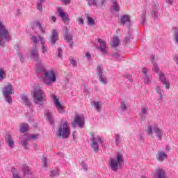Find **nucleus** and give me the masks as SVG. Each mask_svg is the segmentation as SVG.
<instances>
[{"mask_svg": "<svg viewBox=\"0 0 178 178\" xmlns=\"http://www.w3.org/2000/svg\"><path fill=\"white\" fill-rule=\"evenodd\" d=\"M56 136L58 138L66 139L70 136V127L67 124V121H62L56 132Z\"/></svg>", "mask_w": 178, "mask_h": 178, "instance_id": "1", "label": "nucleus"}, {"mask_svg": "<svg viewBox=\"0 0 178 178\" xmlns=\"http://www.w3.org/2000/svg\"><path fill=\"white\" fill-rule=\"evenodd\" d=\"M124 162V159H123V155L118 153L116 156L110 158L109 166L113 172H118V169L122 166Z\"/></svg>", "mask_w": 178, "mask_h": 178, "instance_id": "2", "label": "nucleus"}, {"mask_svg": "<svg viewBox=\"0 0 178 178\" xmlns=\"http://www.w3.org/2000/svg\"><path fill=\"white\" fill-rule=\"evenodd\" d=\"M9 31L3 25V22L0 20V47L5 45V41H10Z\"/></svg>", "mask_w": 178, "mask_h": 178, "instance_id": "3", "label": "nucleus"}, {"mask_svg": "<svg viewBox=\"0 0 178 178\" xmlns=\"http://www.w3.org/2000/svg\"><path fill=\"white\" fill-rule=\"evenodd\" d=\"M35 105H43L42 102L47 101V95L41 88L35 89L33 93Z\"/></svg>", "mask_w": 178, "mask_h": 178, "instance_id": "4", "label": "nucleus"}, {"mask_svg": "<svg viewBox=\"0 0 178 178\" xmlns=\"http://www.w3.org/2000/svg\"><path fill=\"white\" fill-rule=\"evenodd\" d=\"M12 94H14L13 86H12V84L8 83V85H6L4 86L3 90V95L6 98V102H8V104H11L12 102V97L10 96L12 95Z\"/></svg>", "mask_w": 178, "mask_h": 178, "instance_id": "5", "label": "nucleus"}, {"mask_svg": "<svg viewBox=\"0 0 178 178\" xmlns=\"http://www.w3.org/2000/svg\"><path fill=\"white\" fill-rule=\"evenodd\" d=\"M44 81L47 86H51L52 83H55V81H56V74H55L54 70L44 72Z\"/></svg>", "mask_w": 178, "mask_h": 178, "instance_id": "6", "label": "nucleus"}, {"mask_svg": "<svg viewBox=\"0 0 178 178\" xmlns=\"http://www.w3.org/2000/svg\"><path fill=\"white\" fill-rule=\"evenodd\" d=\"M90 135L92 136L90 138L92 141L91 147L95 152H98L99 151V145H98V143L99 144H104V140H102V138H101V136L95 138L94 132H92Z\"/></svg>", "mask_w": 178, "mask_h": 178, "instance_id": "7", "label": "nucleus"}, {"mask_svg": "<svg viewBox=\"0 0 178 178\" xmlns=\"http://www.w3.org/2000/svg\"><path fill=\"white\" fill-rule=\"evenodd\" d=\"M152 16L154 20H158L162 16V10L159 8V4L157 2L153 3Z\"/></svg>", "mask_w": 178, "mask_h": 178, "instance_id": "8", "label": "nucleus"}, {"mask_svg": "<svg viewBox=\"0 0 178 178\" xmlns=\"http://www.w3.org/2000/svg\"><path fill=\"white\" fill-rule=\"evenodd\" d=\"M51 97L53 99V102L58 113H65V108L62 104H60V102H59V99H58L55 95H51Z\"/></svg>", "mask_w": 178, "mask_h": 178, "instance_id": "9", "label": "nucleus"}, {"mask_svg": "<svg viewBox=\"0 0 178 178\" xmlns=\"http://www.w3.org/2000/svg\"><path fill=\"white\" fill-rule=\"evenodd\" d=\"M98 43L99 46L97 47V49H99L100 52L103 53L104 55L108 54V49L106 42L102 40V39H98Z\"/></svg>", "mask_w": 178, "mask_h": 178, "instance_id": "10", "label": "nucleus"}, {"mask_svg": "<svg viewBox=\"0 0 178 178\" xmlns=\"http://www.w3.org/2000/svg\"><path fill=\"white\" fill-rule=\"evenodd\" d=\"M159 79L161 81V83L164 86H165V88L167 90H169V88H170V83L169 82V81H168V79H166V76H165V74H163V72H161L159 74Z\"/></svg>", "mask_w": 178, "mask_h": 178, "instance_id": "11", "label": "nucleus"}, {"mask_svg": "<svg viewBox=\"0 0 178 178\" xmlns=\"http://www.w3.org/2000/svg\"><path fill=\"white\" fill-rule=\"evenodd\" d=\"M148 69L145 67L142 68L143 80L145 84H151V76H149V74H148Z\"/></svg>", "mask_w": 178, "mask_h": 178, "instance_id": "12", "label": "nucleus"}, {"mask_svg": "<svg viewBox=\"0 0 178 178\" xmlns=\"http://www.w3.org/2000/svg\"><path fill=\"white\" fill-rule=\"evenodd\" d=\"M154 178H166V173L165 170L162 168L156 169L155 173L154 175Z\"/></svg>", "mask_w": 178, "mask_h": 178, "instance_id": "13", "label": "nucleus"}, {"mask_svg": "<svg viewBox=\"0 0 178 178\" xmlns=\"http://www.w3.org/2000/svg\"><path fill=\"white\" fill-rule=\"evenodd\" d=\"M76 124H78L81 129H83L84 127V120L81 118L80 116H76L74 120V123H72V127H76Z\"/></svg>", "mask_w": 178, "mask_h": 178, "instance_id": "14", "label": "nucleus"}, {"mask_svg": "<svg viewBox=\"0 0 178 178\" xmlns=\"http://www.w3.org/2000/svg\"><path fill=\"white\" fill-rule=\"evenodd\" d=\"M58 39L59 37L58 36V31L52 29L51 35V44L54 45V44H56V41H58Z\"/></svg>", "mask_w": 178, "mask_h": 178, "instance_id": "15", "label": "nucleus"}, {"mask_svg": "<svg viewBox=\"0 0 178 178\" xmlns=\"http://www.w3.org/2000/svg\"><path fill=\"white\" fill-rule=\"evenodd\" d=\"M155 91L156 92V94H158L159 98V99L160 101H162V99H165V92H163V90H162V88H161V86H157L155 88Z\"/></svg>", "mask_w": 178, "mask_h": 178, "instance_id": "16", "label": "nucleus"}, {"mask_svg": "<svg viewBox=\"0 0 178 178\" xmlns=\"http://www.w3.org/2000/svg\"><path fill=\"white\" fill-rule=\"evenodd\" d=\"M153 131L156 137H157L159 140H162V136H163V131L162 129H159V127H154L153 128Z\"/></svg>", "mask_w": 178, "mask_h": 178, "instance_id": "17", "label": "nucleus"}, {"mask_svg": "<svg viewBox=\"0 0 178 178\" xmlns=\"http://www.w3.org/2000/svg\"><path fill=\"white\" fill-rule=\"evenodd\" d=\"M167 158L168 154L163 151H161L156 154V159L160 162H163V161H165V159H166Z\"/></svg>", "mask_w": 178, "mask_h": 178, "instance_id": "18", "label": "nucleus"}, {"mask_svg": "<svg viewBox=\"0 0 178 178\" xmlns=\"http://www.w3.org/2000/svg\"><path fill=\"white\" fill-rule=\"evenodd\" d=\"M5 138H6V144H8V147H10L11 149L15 148V141L12 138V136L8 134Z\"/></svg>", "mask_w": 178, "mask_h": 178, "instance_id": "19", "label": "nucleus"}, {"mask_svg": "<svg viewBox=\"0 0 178 178\" xmlns=\"http://www.w3.org/2000/svg\"><path fill=\"white\" fill-rule=\"evenodd\" d=\"M58 12L59 16L62 19L63 22L64 23H66V22H67L69 20V19L67 18V15H66V13H65V12H63V10L62 9V8H58Z\"/></svg>", "mask_w": 178, "mask_h": 178, "instance_id": "20", "label": "nucleus"}, {"mask_svg": "<svg viewBox=\"0 0 178 178\" xmlns=\"http://www.w3.org/2000/svg\"><path fill=\"white\" fill-rule=\"evenodd\" d=\"M122 24H130V16L129 15H122L120 18Z\"/></svg>", "mask_w": 178, "mask_h": 178, "instance_id": "21", "label": "nucleus"}, {"mask_svg": "<svg viewBox=\"0 0 178 178\" xmlns=\"http://www.w3.org/2000/svg\"><path fill=\"white\" fill-rule=\"evenodd\" d=\"M31 56L33 59L38 62V49L36 48L32 49L31 50Z\"/></svg>", "mask_w": 178, "mask_h": 178, "instance_id": "22", "label": "nucleus"}, {"mask_svg": "<svg viewBox=\"0 0 178 178\" xmlns=\"http://www.w3.org/2000/svg\"><path fill=\"white\" fill-rule=\"evenodd\" d=\"M40 72L44 74L47 71H45V67L42 63H38L36 64V73H40Z\"/></svg>", "mask_w": 178, "mask_h": 178, "instance_id": "23", "label": "nucleus"}, {"mask_svg": "<svg viewBox=\"0 0 178 178\" xmlns=\"http://www.w3.org/2000/svg\"><path fill=\"white\" fill-rule=\"evenodd\" d=\"M22 169L24 173V176H27V175H31V171L30 170V168H29L27 165L23 164L22 165Z\"/></svg>", "mask_w": 178, "mask_h": 178, "instance_id": "24", "label": "nucleus"}, {"mask_svg": "<svg viewBox=\"0 0 178 178\" xmlns=\"http://www.w3.org/2000/svg\"><path fill=\"white\" fill-rule=\"evenodd\" d=\"M120 44V40H119V38L115 36L113 38L111 46L112 47V48H115V47H119Z\"/></svg>", "mask_w": 178, "mask_h": 178, "instance_id": "25", "label": "nucleus"}, {"mask_svg": "<svg viewBox=\"0 0 178 178\" xmlns=\"http://www.w3.org/2000/svg\"><path fill=\"white\" fill-rule=\"evenodd\" d=\"M45 115L50 123V124H54V116L52 115V113L49 112V111H45Z\"/></svg>", "mask_w": 178, "mask_h": 178, "instance_id": "26", "label": "nucleus"}, {"mask_svg": "<svg viewBox=\"0 0 178 178\" xmlns=\"http://www.w3.org/2000/svg\"><path fill=\"white\" fill-rule=\"evenodd\" d=\"M151 60L153 63V68L152 70L153 72H155V73H158L159 72V68L158 67V65H156V64H155V63H154V60H155V56H151Z\"/></svg>", "mask_w": 178, "mask_h": 178, "instance_id": "27", "label": "nucleus"}, {"mask_svg": "<svg viewBox=\"0 0 178 178\" xmlns=\"http://www.w3.org/2000/svg\"><path fill=\"white\" fill-rule=\"evenodd\" d=\"M64 40H66L67 42H69L70 47L73 45V37L70 34H65L64 37Z\"/></svg>", "mask_w": 178, "mask_h": 178, "instance_id": "28", "label": "nucleus"}, {"mask_svg": "<svg viewBox=\"0 0 178 178\" xmlns=\"http://www.w3.org/2000/svg\"><path fill=\"white\" fill-rule=\"evenodd\" d=\"M19 131L20 133H26V131H29V125L27 124H21L19 125Z\"/></svg>", "mask_w": 178, "mask_h": 178, "instance_id": "29", "label": "nucleus"}, {"mask_svg": "<svg viewBox=\"0 0 178 178\" xmlns=\"http://www.w3.org/2000/svg\"><path fill=\"white\" fill-rule=\"evenodd\" d=\"M93 105L98 112H101V106H102V102L101 101L93 102Z\"/></svg>", "mask_w": 178, "mask_h": 178, "instance_id": "30", "label": "nucleus"}, {"mask_svg": "<svg viewBox=\"0 0 178 178\" xmlns=\"http://www.w3.org/2000/svg\"><path fill=\"white\" fill-rule=\"evenodd\" d=\"M145 131L147 132V134L149 136V137H152V134H154V131H152V126L147 125L145 128Z\"/></svg>", "mask_w": 178, "mask_h": 178, "instance_id": "31", "label": "nucleus"}, {"mask_svg": "<svg viewBox=\"0 0 178 178\" xmlns=\"http://www.w3.org/2000/svg\"><path fill=\"white\" fill-rule=\"evenodd\" d=\"M99 77V81L102 83V84H104V86H106L108 84V79H106V76L105 75H100Z\"/></svg>", "mask_w": 178, "mask_h": 178, "instance_id": "32", "label": "nucleus"}, {"mask_svg": "<svg viewBox=\"0 0 178 178\" xmlns=\"http://www.w3.org/2000/svg\"><path fill=\"white\" fill-rule=\"evenodd\" d=\"M29 140L30 139H29V138H26L21 140L22 147H24L25 149H29Z\"/></svg>", "mask_w": 178, "mask_h": 178, "instance_id": "33", "label": "nucleus"}, {"mask_svg": "<svg viewBox=\"0 0 178 178\" xmlns=\"http://www.w3.org/2000/svg\"><path fill=\"white\" fill-rule=\"evenodd\" d=\"M102 69H104V67L101 65H97V68H96V74L97 76V77H99V76H102L103 74V72H102Z\"/></svg>", "mask_w": 178, "mask_h": 178, "instance_id": "34", "label": "nucleus"}, {"mask_svg": "<svg viewBox=\"0 0 178 178\" xmlns=\"http://www.w3.org/2000/svg\"><path fill=\"white\" fill-rule=\"evenodd\" d=\"M35 26L36 27H38V29L40 30L42 34H45V29H44V25H42L41 23H40V22H35Z\"/></svg>", "mask_w": 178, "mask_h": 178, "instance_id": "35", "label": "nucleus"}, {"mask_svg": "<svg viewBox=\"0 0 178 178\" xmlns=\"http://www.w3.org/2000/svg\"><path fill=\"white\" fill-rule=\"evenodd\" d=\"M22 99L24 105H26V106H30V105H31V103L30 102V101H29V98L27 97V96L22 95Z\"/></svg>", "mask_w": 178, "mask_h": 178, "instance_id": "36", "label": "nucleus"}, {"mask_svg": "<svg viewBox=\"0 0 178 178\" xmlns=\"http://www.w3.org/2000/svg\"><path fill=\"white\" fill-rule=\"evenodd\" d=\"M86 19L88 20V23L89 26H94L95 24V21H94V19L90 17V15H86Z\"/></svg>", "mask_w": 178, "mask_h": 178, "instance_id": "37", "label": "nucleus"}, {"mask_svg": "<svg viewBox=\"0 0 178 178\" xmlns=\"http://www.w3.org/2000/svg\"><path fill=\"white\" fill-rule=\"evenodd\" d=\"M45 2V0H39L37 3V9L40 12H42V3Z\"/></svg>", "mask_w": 178, "mask_h": 178, "instance_id": "38", "label": "nucleus"}, {"mask_svg": "<svg viewBox=\"0 0 178 178\" xmlns=\"http://www.w3.org/2000/svg\"><path fill=\"white\" fill-rule=\"evenodd\" d=\"M122 141L120 138V135L119 134H115V145H119Z\"/></svg>", "mask_w": 178, "mask_h": 178, "instance_id": "39", "label": "nucleus"}, {"mask_svg": "<svg viewBox=\"0 0 178 178\" xmlns=\"http://www.w3.org/2000/svg\"><path fill=\"white\" fill-rule=\"evenodd\" d=\"M55 176H59V171L58 170H54L51 172L50 177L54 178Z\"/></svg>", "mask_w": 178, "mask_h": 178, "instance_id": "40", "label": "nucleus"}, {"mask_svg": "<svg viewBox=\"0 0 178 178\" xmlns=\"http://www.w3.org/2000/svg\"><path fill=\"white\" fill-rule=\"evenodd\" d=\"M40 134H33L30 135L28 138L29 140H37L38 138H40Z\"/></svg>", "mask_w": 178, "mask_h": 178, "instance_id": "41", "label": "nucleus"}, {"mask_svg": "<svg viewBox=\"0 0 178 178\" xmlns=\"http://www.w3.org/2000/svg\"><path fill=\"white\" fill-rule=\"evenodd\" d=\"M121 111H123V112H126V111H127V106H126V103H124V102H121Z\"/></svg>", "mask_w": 178, "mask_h": 178, "instance_id": "42", "label": "nucleus"}, {"mask_svg": "<svg viewBox=\"0 0 178 178\" xmlns=\"http://www.w3.org/2000/svg\"><path fill=\"white\" fill-rule=\"evenodd\" d=\"M113 8L115 12H119L120 8L116 1H113Z\"/></svg>", "mask_w": 178, "mask_h": 178, "instance_id": "43", "label": "nucleus"}, {"mask_svg": "<svg viewBox=\"0 0 178 178\" xmlns=\"http://www.w3.org/2000/svg\"><path fill=\"white\" fill-rule=\"evenodd\" d=\"M113 58H115L117 60H120V54L119 53L115 52L112 54Z\"/></svg>", "mask_w": 178, "mask_h": 178, "instance_id": "44", "label": "nucleus"}, {"mask_svg": "<svg viewBox=\"0 0 178 178\" xmlns=\"http://www.w3.org/2000/svg\"><path fill=\"white\" fill-rule=\"evenodd\" d=\"M5 79V71L3 70H0V81H2Z\"/></svg>", "mask_w": 178, "mask_h": 178, "instance_id": "45", "label": "nucleus"}, {"mask_svg": "<svg viewBox=\"0 0 178 178\" xmlns=\"http://www.w3.org/2000/svg\"><path fill=\"white\" fill-rule=\"evenodd\" d=\"M88 5L91 6L92 5L97 6V0H86Z\"/></svg>", "mask_w": 178, "mask_h": 178, "instance_id": "46", "label": "nucleus"}, {"mask_svg": "<svg viewBox=\"0 0 178 178\" xmlns=\"http://www.w3.org/2000/svg\"><path fill=\"white\" fill-rule=\"evenodd\" d=\"M42 162L43 163V166L47 167V163L48 162V160L47 159L46 157H42Z\"/></svg>", "mask_w": 178, "mask_h": 178, "instance_id": "47", "label": "nucleus"}, {"mask_svg": "<svg viewBox=\"0 0 178 178\" xmlns=\"http://www.w3.org/2000/svg\"><path fill=\"white\" fill-rule=\"evenodd\" d=\"M17 56L22 63L24 62V58L23 57V54L22 53H18Z\"/></svg>", "mask_w": 178, "mask_h": 178, "instance_id": "48", "label": "nucleus"}, {"mask_svg": "<svg viewBox=\"0 0 178 178\" xmlns=\"http://www.w3.org/2000/svg\"><path fill=\"white\" fill-rule=\"evenodd\" d=\"M62 53H63L62 49L59 48L57 52L58 58H62L63 56Z\"/></svg>", "mask_w": 178, "mask_h": 178, "instance_id": "49", "label": "nucleus"}, {"mask_svg": "<svg viewBox=\"0 0 178 178\" xmlns=\"http://www.w3.org/2000/svg\"><path fill=\"white\" fill-rule=\"evenodd\" d=\"M70 63L71 65H72V66H74V67L77 66V62L73 58L70 60Z\"/></svg>", "mask_w": 178, "mask_h": 178, "instance_id": "50", "label": "nucleus"}, {"mask_svg": "<svg viewBox=\"0 0 178 178\" xmlns=\"http://www.w3.org/2000/svg\"><path fill=\"white\" fill-rule=\"evenodd\" d=\"M147 111H148V109L145 107H143L141 108V112L143 115H147L148 113H147Z\"/></svg>", "mask_w": 178, "mask_h": 178, "instance_id": "51", "label": "nucleus"}, {"mask_svg": "<svg viewBox=\"0 0 178 178\" xmlns=\"http://www.w3.org/2000/svg\"><path fill=\"white\" fill-rule=\"evenodd\" d=\"M39 40L40 41V43L42 45H45V41H44V38L41 37V35H39Z\"/></svg>", "mask_w": 178, "mask_h": 178, "instance_id": "52", "label": "nucleus"}, {"mask_svg": "<svg viewBox=\"0 0 178 178\" xmlns=\"http://www.w3.org/2000/svg\"><path fill=\"white\" fill-rule=\"evenodd\" d=\"M32 40L33 44H37L38 42V39L35 36L32 37Z\"/></svg>", "mask_w": 178, "mask_h": 178, "instance_id": "53", "label": "nucleus"}, {"mask_svg": "<svg viewBox=\"0 0 178 178\" xmlns=\"http://www.w3.org/2000/svg\"><path fill=\"white\" fill-rule=\"evenodd\" d=\"M86 58H88V60H91V54H90V52L87 51L86 53Z\"/></svg>", "mask_w": 178, "mask_h": 178, "instance_id": "54", "label": "nucleus"}, {"mask_svg": "<svg viewBox=\"0 0 178 178\" xmlns=\"http://www.w3.org/2000/svg\"><path fill=\"white\" fill-rule=\"evenodd\" d=\"M78 24H84V19H83L82 17H79V21H78Z\"/></svg>", "mask_w": 178, "mask_h": 178, "instance_id": "55", "label": "nucleus"}, {"mask_svg": "<svg viewBox=\"0 0 178 178\" xmlns=\"http://www.w3.org/2000/svg\"><path fill=\"white\" fill-rule=\"evenodd\" d=\"M130 40H131V35H128L125 38V42H130Z\"/></svg>", "mask_w": 178, "mask_h": 178, "instance_id": "56", "label": "nucleus"}, {"mask_svg": "<svg viewBox=\"0 0 178 178\" xmlns=\"http://www.w3.org/2000/svg\"><path fill=\"white\" fill-rule=\"evenodd\" d=\"M42 54H44V52H47V47H45V44L42 46Z\"/></svg>", "mask_w": 178, "mask_h": 178, "instance_id": "57", "label": "nucleus"}, {"mask_svg": "<svg viewBox=\"0 0 178 178\" xmlns=\"http://www.w3.org/2000/svg\"><path fill=\"white\" fill-rule=\"evenodd\" d=\"M125 79H127L128 80H131V75L130 74H125L124 75Z\"/></svg>", "mask_w": 178, "mask_h": 178, "instance_id": "58", "label": "nucleus"}, {"mask_svg": "<svg viewBox=\"0 0 178 178\" xmlns=\"http://www.w3.org/2000/svg\"><path fill=\"white\" fill-rule=\"evenodd\" d=\"M137 138H139L140 141H143V135L141 134H138Z\"/></svg>", "mask_w": 178, "mask_h": 178, "instance_id": "59", "label": "nucleus"}, {"mask_svg": "<svg viewBox=\"0 0 178 178\" xmlns=\"http://www.w3.org/2000/svg\"><path fill=\"white\" fill-rule=\"evenodd\" d=\"M83 170H86L87 172L88 170V165H87L86 164H83Z\"/></svg>", "mask_w": 178, "mask_h": 178, "instance_id": "60", "label": "nucleus"}, {"mask_svg": "<svg viewBox=\"0 0 178 178\" xmlns=\"http://www.w3.org/2000/svg\"><path fill=\"white\" fill-rule=\"evenodd\" d=\"M50 19H51L52 22L55 23L56 22V17L55 16H51L50 17Z\"/></svg>", "mask_w": 178, "mask_h": 178, "instance_id": "61", "label": "nucleus"}, {"mask_svg": "<svg viewBox=\"0 0 178 178\" xmlns=\"http://www.w3.org/2000/svg\"><path fill=\"white\" fill-rule=\"evenodd\" d=\"M13 178H20V175L17 173L13 174Z\"/></svg>", "mask_w": 178, "mask_h": 178, "instance_id": "62", "label": "nucleus"}, {"mask_svg": "<svg viewBox=\"0 0 178 178\" xmlns=\"http://www.w3.org/2000/svg\"><path fill=\"white\" fill-rule=\"evenodd\" d=\"M165 151H167V152H169L170 151V145L166 146Z\"/></svg>", "mask_w": 178, "mask_h": 178, "instance_id": "63", "label": "nucleus"}, {"mask_svg": "<svg viewBox=\"0 0 178 178\" xmlns=\"http://www.w3.org/2000/svg\"><path fill=\"white\" fill-rule=\"evenodd\" d=\"M166 2L168 5H172V3H173V0H166Z\"/></svg>", "mask_w": 178, "mask_h": 178, "instance_id": "64", "label": "nucleus"}]
</instances>
